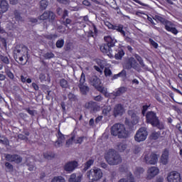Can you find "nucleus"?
Masks as SVG:
<instances>
[{
    "instance_id": "1",
    "label": "nucleus",
    "mask_w": 182,
    "mask_h": 182,
    "mask_svg": "<svg viewBox=\"0 0 182 182\" xmlns=\"http://www.w3.org/2000/svg\"><path fill=\"white\" fill-rule=\"evenodd\" d=\"M104 159L109 166H118V164H122V161H123L120 154L114 149H109L105 154Z\"/></svg>"
},
{
    "instance_id": "2",
    "label": "nucleus",
    "mask_w": 182,
    "mask_h": 182,
    "mask_svg": "<svg viewBox=\"0 0 182 182\" xmlns=\"http://www.w3.org/2000/svg\"><path fill=\"white\" fill-rule=\"evenodd\" d=\"M146 122L149 124H151L153 127H156L159 130H163L164 129V124L163 122H160L157 114L153 111H149L146 114Z\"/></svg>"
},
{
    "instance_id": "3",
    "label": "nucleus",
    "mask_w": 182,
    "mask_h": 182,
    "mask_svg": "<svg viewBox=\"0 0 182 182\" xmlns=\"http://www.w3.org/2000/svg\"><path fill=\"white\" fill-rule=\"evenodd\" d=\"M111 134L112 136H117L119 139H127L129 132L126 130L124 124H115L111 127Z\"/></svg>"
},
{
    "instance_id": "4",
    "label": "nucleus",
    "mask_w": 182,
    "mask_h": 182,
    "mask_svg": "<svg viewBox=\"0 0 182 182\" xmlns=\"http://www.w3.org/2000/svg\"><path fill=\"white\" fill-rule=\"evenodd\" d=\"M87 176L89 180H91L92 181H97L103 177V172H102V169L99 168H92L87 172Z\"/></svg>"
},
{
    "instance_id": "5",
    "label": "nucleus",
    "mask_w": 182,
    "mask_h": 182,
    "mask_svg": "<svg viewBox=\"0 0 182 182\" xmlns=\"http://www.w3.org/2000/svg\"><path fill=\"white\" fill-rule=\"evenodd\" d=\"M147 129L146 127L139 128L134 136L135 141H137L138 143L144 141V140L147 139Z\"/></svg>"
},
{
    "instance_id": "6",
    "label": "nucleus",
    "mask_w": 182,
    "mask_h": 182,
    "mask_svg": "<svg viewBox=\"0 0 182 182\" xmlns=\"http://www.w3.org/2000/svg\"><path fill=\"white\" fill-rule=\"evenodd\" d=\"M28 51L29 49L28 48V47H26L23 44H19L16 46L14 50V55H16V56H19L20 55H21L22 56H29Z\"/></svg>"
},
{
    "instance_id": "7",
    "label": "nucleus",
    "mask_w": 182,
    "mask_h": 182,
    "mask_svg": "<svg viewBox=\"0 0 182 182\" xmlns=\"http://www.w3.org/2000/svg\"><path fill=\"white\" fill-rule=\"evenodd\" d=\"M79 166V163L76 161H70L67 162L63 168L67 173H73L76 168Z\"/></svg>"
},
{
    "instance_id": "8",
    "label": "nucleus",
    "mask_w": 182,
    "mask_h": 182,
    "mask_svg": "<svg viewBox=\"0 0 182 182\" xmlns=\"http://www.w3.org/2000/svg\"><path fill=\"white\" fill-rule=\"evenodd\" d=\"M5 159L6 161H10V163H16V164H19V163H22V157L18 154H7L5 156Z\"/></svg>"
},
{
    "instance_id": "9",
    "label": "nucleus",
    "mask_w": 182,
    "mask_h": 182,
    "mask_svg": "<svg viewBox=\"0 0 182 182\" xmlns=\"http://www.w3.org/2000/svg\"><path fill=\"white\" fill-rule=\"evenodd\" d=\"M144 161L146 164H157V161H159V157L156 154H151L150 155L147 154L144 156Z\"/></svg>"
},
{
    "instance_id": "10",
    "label": "nucleus",
    "mask_w": 182,
    "mask_h": 182,
    "mask_svg": "<svg viewBox=\"0 0 182 182\" xmlns=\"http://www.w3.org/2000/svg\"><path fill=\"white\" fill-rule=\"evenodd\" d=\"M168 182H182L181 176L177 171L171 172L167 176Z\"/></svg>"
},
{
    "instance_id": "11",
    "label": "nucleus",
    "mask_w": 182,
    "mask_h": 182,
    "mask_svg": "<svg viewBox=\"0 0 182 182\" xmlns=\"http://www.w3.org/2000/svg\"><path fill=\"white\" fill-rule=\"evenodd\" d=\"M124 113V107L122 104H117L113 109L112 116L117 117L119 116H123Z\"/></svg>"
},
{
    "instance_id": "12",
    "label": "nucleus",
    "mask_w": 182,
    "mask_h": 182,
    "mask_svg": "<svg viewBox=\"0 0 182 182\" xmlns=\"http://www.w3.org/2000/svg\"><path fill=\"white\" fill-rule=\"evenodd\" d=\"M85 107L90 110V112L92 114L96 113V112H98L99 109H100L96 102L92 101L85 103Z\"/></svg>"
},
{
    "instance_id": "13",
    "label": "nucleus",
    "mask_w": 182,
    "mask_h": 182,
    "mask_svg": "<svg viewBox=\"0 0 182 182\" xmlns=\"http://www.w3.org/2000/svg\"><path fill=\"white\" fill-rule=\"evenodd\" d=\"M100 49L104 55H107L109 58H113V50L106 43H103L100 46Z\"/></svg>"
},
{
    "instance_id": "14",
    "label": "nucleus",
    "mask_w": 182,
    "mask_h": 182,
    "mask_svg": "<svg viewBox=\"0 0 182 182\" xmlns=\"http://www.w3.org/2000/svg\"><path fill=\"white\" fill-rule=\"evenodd\" d=\"M112 55L117 60L122 59L124 56V50L121 47H114L112 50Z\"/></svg>"
},
{
    "instance_id": "15",
    "label": "nucleus",
    "mask_w": 182,
    "mask_h": 182,
    "mask_svg": "<svg viewBox=\"0 0 182 182\" xmlns=\"http://www.w3.org/2000/svg\"><path fill=\"white\" fill-rule=\"evenodd\" d=\"M168 156H170L168 149H165L163 151L161 158L159 159L160 163H161V164H163L164 166L168 164Z\"/></svg>"
},
{
    "instance_id": "16",
    "label": "nucleus",
    "mask_w": 182,
    "mask_h": 182,
    "mask_svg": "<svg viewBox=\"0 0 182 182\" xmlns=\"http://www.w3.org/2000/svg\"><path fill=\"white\" fill-rule=\"evenodd\" d=\"M104 41L106 42L105 44L107 45L111 49L112 48H116V43H117V41L110 36L104 37Z\"/></svg>"
},
{
    "instance_id": "17",
    "label": "nucleus",
    "mask_w": 182,
    "mask_h": 182,
    "mask_svg": "<svg viewBox=\"0 0 182 182\" xmlns=\"http://www.w3.org/2000/svg\"><path fill=\"white\" fill-rule=\"evenodd\" d=\"M159 168L156 166H151L148 169V176L147 179L151 180V178H154V177H156L157 174H159Z\"/></svg>"
},
{
    "instance_id": "18",
    "label": "nucleus",
    "mask_w": 182,
    "mask_h": 182,
    "mask_svg": "<svg viewBox=\"0 0 182 182\" xmlns=\"http://www.w3.org/2000/svg\"><path fill=\"white\" fill-rule=\"evenodd\" d=\"M90 82L94 87H97L100 85H101L100 78L97 77L96 75H92L89 79Z\"/></svg>"
},
{
    "instance_id": "19",
    "label": "nucleus",
    "mask_w": 182,
    "mask_h": 182,
    "mask_svg": "<svg viewBox=\"0 0 182 182\" xmlns=\"http://www.w3.org/2000/svg\"><path fill=\"white\" fill-rule=\"evenodd\" d=\"M9 9V4L6 0H0V14H4Z\"/></svg>"
},
{
    "instance_id": "20",
    "label": "nucleus",
    "mask_w": 182,
    "mask_h": 182,
    "mask_svg": "<svg viewBox=\"0 0 182 182\" xmlns=\"http://www.w3.org/2000/svg\"><path fill=\"white\" fill-rule=\"evenodd\" d=\"M68 182H82V175L77 176L76 173H72L68 178Z\"/></svg>"
},
{
    "instance_id": "21",
    "label": "nucleus",
    "mask_w": 182,
    "mask_h": 182,
    "mask_svg": "<svg viewBox=\"0 0 182 182\" xmlns=\"http://www.w3.org/2000/svg\"><path fill=\"white\" fill-rule=\"evenodd\" d=\"M129 62L131 63V69H134L135 70H137V72L140 70V68H139V63H137V61H136V59H134V58L131 57L129 58Z\"/></svg>"
},
{
    "instance_id": "22",
    "label": "nucleus",
    "mask_w": 182,
    "mask_h": 182,
    "mask_svg": "<svg viewBox=\"0 0 182 182\" xmlns=\"http://www.w3.org/2000/svg\"><path fill=\"white\" fill-rule=\"evenodd\" d=\"M129 116H131L134 124H136V123H139V117H137V114L133 110H129L128 111Z\"/></svg>"
},
{
    "instance_id": "23",
    "label": "nucleus",
    "mask_w": 182,
    "mask_h": 182,
    "mask_svg": "<svg viewBox=\"0 0 182 182\" xmlns=\"http://www.w3.org/2000/svg\"><path fill=\"white\" fill-rule=\"evenodd\" d=\"M126 92H127V87H121L118 88L117 92L113 93V95L115 96V97H117L118 96H121V95H123V93H126Z\"/></svg>"
},
{
    "instance_id": "24",
    "label": "nucleus",
    "mask_w": 182,
    "mask_h": 182,
    "mask_svg": "<svg viewBox=\"0 0 182 182\" xmlns=\"http://www.w3.org/2000/svg\"><path fill=\"white\" fill-rule=\"evenodd\" d=\"M124 26L122 24L115 25L114 27V31H117V32H120L121 35L123 36H126V31L123 30Z\"/></svg>"
},
{
    "instance_id": "25",
    "label": "nucleus",
    "mask_w": 182,
    "mask_h": 182,
    "mask_svg": "<svg viewBox=\"0 0 182 182\" xmlns=\"http://www.w3.org/2000/svg\"><path fill=\"white\" fill-rule=\"evenodd\" d=\"M126 76H127L126 70H122V72L119 73L118 74L114 75V76L112 77V80L114 79H117V77H122L123 80H124V79H126Z\"/></svg>"
},
{
    "instance_id": "26",
    "label": "nucleus",
    "mask_w": 182,
    "mask_h": 182,
    "mask_svg": "<svg viewBox=\"0 0 182 182\" xmlns=\"http://www.w3.org/2000/svg\"><path fill=\"white\" fill-rule=\"evenodd\" d=\"M0 62L4 65H9L10 63L9 58L5 54H0Z\"/></svg>"
},
{
    "instance_id": "27",
    "label": "nucleus",
    "mask_w": 182,
    "mask_h": 182,
    "mask_svg": "<svg viewBox=\"0 0 182 182\" xmlns=\"http://www.w3.org/2000/svg\"><path fill=\"white\" fill-rule=\"evenodd\" d=\"M78 87L80 88V90L82 93V95H87V92L89 90H90V88L87 87V85H79Z\"/></svg>"
},
{
    "instance_id": "28",
    "label": "nucleus",
    "mask_w": 182,
    "mask_h": 182,
    "mask_svg": "<svg viewBox=\"0 0 182 182\" xmlns=\"http://www.w3.org/2000/svg\"><path fill=\"white\" fill-rule=\"evenodd\" d=\"M14 14V18L18 22H23L25 21L23 18L21 16V13H19V11H18L17 10H15Z\"/></svg>"
},
{
    "instance_id": "29",
    "label": "nucleus",
    "mask_w": 182,
    "mask_h": 182,
    "mask_svg": "<svg viewBox=\"0 0 182 182\" xmlns=\"http://www.w3.org/2000/svg\"><path fill=\"white\" fill-rule=\"evenodd\" d=\"M48 5H49V1L41 0L40 1V9H41V11H45V9H46V8H48Z\"/></svg>"
},
{
    "instance_id": "30",
    "label": "nucleus",
    "mask_w": 182,
    "mask_h": 182,
    "mask_svg": "<svg viewBox=\"0 0 182 182\" xmlns=\"http://www.w3.org/2000/svg\"><path fill=\"white\" fill-rule=\"evenodd\" d=\"M59 84L62 89H68L69 87V82L65 78L60 80Z\"/></svg>"
},
{
    "instance_id": "31",
    "label": "nucleus",
    "mask_w": 182,
    "mask_h": 182,
    "mask_svg": "<svg viewBox=\"0 0 182 182\" xmlns=\"http://www.w3.org/2000/svg\"><path fill=\"white\" fill-rule=\"evenodd\" d=\"M18 59H19L20 65H26V63L29 60V58L28 57V55H25V56L21 55V57L18 58Z\"/></svg>"
},
{
    "instance_id": "32",
    "label": "nucleus",
    "mask_w": 182,
    "mask_h": 182,
    "mask_svg": "<svg viewBox=\"0 0 182 182\" xmlns=\"http://www.w3.org/2000/svg\"><path fill=\"white\" fill-rule=\"evenodd\" d=\"M110 112H112V107L110 106H106L102 109V114H104V116H109Z\"/></svg>"
},
{
    "instance_id": "33",
    "label": "nucleus",
    "mask_w": 182,
    "mask_h": 182,
    "mask_svg": "<svg viewBox=\"0 0 182 182\" xmlns=\"http://www.w3.org/2000/svg\"><path fill=\"white\" fill-rule=\"evenodd\" d=\"M55 19H56V14L53 11H48V21L49 22H54Z\"/></svg>"
},
{
    "instance_id": "34",
    "label": "nucleus",
    "mask_w": 182,
    "mask_h": 182,
    "mask_svg": "<svg viewBox=\"0 0 182 182\" xmlns=\"http://www.w3.org/2000/svg\"><path fill=\"white\" fill-rule=\"evenodd\" d=\"M43 156L47 160H52L55 157V154L53 152H46L43 154Z\"/></svg>"
},
{
    "instance_id": "35",
    "label": "nucleus",
    "mask_w": 182,
    "mask_h": 182,
    "mask_svg": "<svg viewBox=\"0 0 182 182\" xmlns=\"http://www.w3.org/2000/svg\"><path fill=\"white\" fill-rule=\"evenodd\" d=\"M48 14L49 11H46L44 13L38 17V19L40 21H46V19H48Z\"/></svg>"
},
{
    "instance_id": "36",
    "label": "nucleus",
    "mask_w": 182,
    "mask_h": 182,
    "mask_svg": "<svg viewBox=\"0 0 182 182\" xmlns=\"http://www.w3.org/2000/svg\"><path fill=\"white\" fill-rule=\"evenodd\" d=\"M126 149H127V145L124 144H118L117 146V149L118 150V151H120V153L124 151Z\"/></svg>"
},
{
    "instance_id": "37",
    "label": "nucleus",
    "mask_w": 182,
    "mask_h": 182,
    "mask_svg": "<svg viewBox=\"0 0 182 182\" xmlns=\"http://www.w3.org/2000/svg\"><path fill=\"white\" fill-rule=\"evenodd\" d=\"M134 58L139 62L140 66H141L142 68H146V65H144V63L143 62V58H141L140 55H139V54H135Z\"/></svg>"
},
{
    "instance_id": "38",
    "label": "nucleus",
    "mask_w": 182,
    "mask_h": 182,
    "mask_svg": "<svg viewBox=\"0 0 182 182\" xmlns=\"http://www.w3.org/2000/svg\"><path fill=\"white\" fill-rule=\"evenodd\" d=\"M135 176H139L140 174H143L144 173V168L141 167H136L134 171Z\"/></svg>"
},
{
    "instance_id": "39",
    "label": "nucleus",
    "mask_w": 182,
    "mask_h": 182,
    "mask_svg": "<svg viewBox=\"0 0 182 182\" xmlns=\"http://www.w3.org/2000/svg\"><path fill=\"white\" fill-rule=\"evenodd\" d=\"M5 73L6 76L11 79V80H14L15 79V75H14V73H12L11 70L8 68L5 69Z\"/></svg>"
},
{
    "instance_id": "40",
    "label": "nucleus",
    "mask_w": 182,
    "mask_h": 182,
    "mask_svg": "<svg viewBox=\"0 0 182 182\" xmlns=\"http://www.w3.org/2000/svg\"><path fill=\"white\" fill-rule=\"evenodd\" d=\"M161 133L160 132H154L151 136H150V139H151V140H157V139H159V137H160Z\"/></svg>"
},
{
    "instance_id": "41",
    "label": "nucleus",
    "mask_w": 182,
    "mask_h": 182,
    "mask_svg": "<svg viewBox=\"0 0 182 182\" xmlns=\"http://www.w3.org/2000/svg\"><path fill=\"white\" fill-rule=\"evenodd\" d=\"M95 89H97V90H98V92H100L103 95H106V93H107V89H106L105 87H103L100 85H98L97 87H95Z\"/></svg>"
},
{
    "instance_id": "42",
    "label": "nucleus",
    "mask_w": 182,
    "mask_h": 182,
    "mask_svg": "<svg viewBox=\"0 0 182 182\" xmlns=\"http://www.w3.org/2000/svg\"><path fill=\"white\" fill-rule=\"evenodd\" d=\"M85 82H86V76L85 75L84 73H82L81 77L80 79V84L78 85V87L83 86L85 85Z\"/></svg>"
},
{
    "instance_id": "43",
    "label": "nucleus",
    "mask_w": 182,
    "mask_h": 182,
    "mask_svg": "<svg viewBox=\"0 0 182 182\" xmlns=\"http://www.w3.org/2000/svg\"><path fill=\"white\" fill-rule=\"evenodd\" d=\"M68 97L70 102H76L77 100V97L72 92L68 94Z\"/></svg>"
},
{
    "instance_id": "44",
    "label": "nucleus",
    "mask_w": 182,
    "mask_h": 182,
    "mask_svg": "<svg viewBox=\"0 0 182 182\" xmlns=\"http://www.w3.org/2000/svg\"><path fill=\"white\" fill-rule=\"evenodd\" d=\"M124 69H127L128 70H130L132 69V64L130 63V58H129L125 63H124L123 65Z\"/></svg>"
},
{
    "instance_id": "45",
    "label": "nucleus",
    "mask_w": 182,
    "mask_h": 182,
    "mask_svg": "<svg viewBox=\"0 0 182 182\" xmlns=\"http://www.w3.org/2000/svg\"><path fill=\"white\" fill-rule=\"evenodd\" d=\"M125 124L126 126H128L129 129H133V127L134 126V121L130 122L129 119H125Z\"/></svg>"
},
{
    "instance_id": "46",
    "label": "nucleus",
    "mask_w": 182,
    "mask_h": 182,
    "mask_svg": "<svg viewBox=\"0 0 182 182\" xmlns=\"http://www.w3.org/2000/svg\"><path fill=\"white\" fill-rule=\"evenodd\" d=\"M51 182H65V178L62 176H55L52 179Z\"/></svg>"
},
{
    "instance_id": "47",
    "label": "nucleus",
    "mask_w": 182,
    "mask_h": 182,
    "mask_svg": "<svg viewBox=\"0 0 182 182\" xmlns=\"http://www.w3.org/2000/svg\"><path fill=\"white\" fill-rule=\"evenodd\" d=\"M141 151V147L139 145H136L133 148V153L134 154H139Z\"/></svg>"
},
{
    "instance_id": "48",
    "label": "nucleus",
    "mask_w": 182,
    "mask_h": 182,
    "mask_svg": "<svg viewBox=\"0 0 182 182\" xmlns=\"http://www.w3.org/2000/svg\"><path fill=\"white\" fill-rule=\"evenodd\" d=\"M58 140L60 141H63V143H65V135L63 134L60 131H58Z\"/></svg>"
},
{
    "instance_id": "49",
    "label": "nucleus",
    "mask_w": 182,
    "mask_h": 182,
    "mask_svg": "<svg viewBox=\"0 0 182 182\" xmlns=\"http://www.w3.org/2000/svg\"><path fill=\"white\" fill-rule=\"evenodd\" d=\"M63 45H65V41L63 39L58 40L56 42V47L58 48H63Z\"/></svg>"
},
{
    "instance_id": "50",
    "label": "nucleus",
    "mask_w": 182,
    "mask_h": 182,
    "mask_svg": "<svg viewBox=\"0 0 182 182\" xmlns=\"http://www.w3.org/2000/svg\"><path fill=\"white\" fill-rule=\"evenodd\" d=\"M43 58H45L46 59H52L53 58H55V54L48 52L43 55Z\"/></svg>"
},
{
    "instance_id": "51",
    "label": "nucleus",
    "mask_w": 182,
    "mask_h": 182,
    "mask_svg": "<svg viewBox=\"0 0 182 182\" xmlns=\"http://www.w3.org/2000/svg\"><path fill=\"white\" fill-rule=\"evenodd\" d=\"M155 19H156V21H159V22H161V23H163L164 25L166 23V21H167V20H166V18H164L160 16H155Z\"/></svg>"
},
{
    "instance_id": "52",
    "label": "nucleus",
    "mask_w": 182,
    "mask_h": 182,
    "mask_svg": "<svg viewBox=\"0 0 182 182\" xmlns=\"http://www.w3.org/2000/svg\"><path fill=\"white\" fill-rule=\"evenodd\" d=\"M105 76L107 77V76H112V70L109 68H105L104 70Z\"/></svg>"
},
{
    "instance_id": "53",
    "label": "nucleus",
    "mask_w": 182,
    "mask_h": 182,
    "mask_svg": "<svg viewBox=\"0 0 182 182\" xmlns=\"http://www.w3.org/2000/svg\"><path fill=\"white\" fill-rule=\"evenodd\" d=\"M164 25H165V29H166V31H168V29H170L171 28H173V23L167 20L166 21H165Z\"/></svg>"
},
{
    "instance_id": "54",
    "label": "nucleus",
    "mask_w": 182,
    "mask_h": 182,
    "mask_svg": "<svg viewBox=\"0 0 182 182\" xmlns=\"http://www.w3.org/2000/svg\"><path fill=\"white\" fill-rule=\"evenodd\" d=\"M5 167H6L7 170L9 171H12L14 170V165L9 162L5 163Z\"/></svg>"
},
{
    "instance_id": "55",
    "label": "nucleus",
    "mask_w": 182,
    "mask_h": 182,
    "mask_svg": "<svg viewBox=\"0 0 182 182\" xmlns=\"http://www.w3.org/2000/svg\"><path fill=\"white\" fill-rule=\"evenodd\" d=\"M19 117H21V119H23V120H24V122H28V114H25V113H20L19 114Z\"/></svg>"
},
{
    "instance_id": "56",
    "label": "nucleus",
    "mask_w": 182,
    "mask_h": 182,
    "mask_svg": "<svg viewBox=\"0 0 182 182\" xmlns=\"http://www.w3.org/2000/svg\"><path fill=\"white\" fill-rule=\"evenodd\" d=\"M149 43L155 48L157 49V48H159V44H157V43H156V41H154L153 39L149 38Z\"/></svg>"
},
{
    "instance_id": "57",
    "label": "nucleus",
    "mask_w": 182,
    "mask_h": 182,
    "mask_svg": "<svg viewBox=\"0 0 182 182\" xmlns=\"http://www.w3.org/2000/svg\"><path fill=\"white\" fill-rule=\"evenodd\" d=\"M55 147H56L57 149L59 147H62L63 146V142L62 141H59V139H58L54 144Z\"/></svg>"
},
{
    "instance_id": "58",
    "label": "nucleus",
    "mask_w": 182,
    "mask_h": 182,
    "mask_svg": "<svg viewBox=\"0 0 182 182\" xmlns=\"http://www.w3.org/2000/svg\"><path fill=\"white\" fill-rule=\"evenodd\" d=\"M168 32H171L173 35H177L178 33V31L176 27H171L170 29L167 30Z\"/></svg>"
},
{
    "instance_id": "59",
    "label": "nucleus",
    "mask_w": 182,
    "mask_h": 182,
    "mask_svg": "<svg viewBox=\"0 0 182 182\" xmlns=\"http://www.w3.org/2000/svg\"><path fill=\"white\" fill-rule=\"evenodd\" d=\"M73 140H75V136H72L68 140L66 141V146L69 147L72 143H73Z\"/></svg>"
},
{
    "instance_id": "60",
    "label": "nucleus",
    "mask_w": 182,
    "mask_h": 182,
    "mask_svg": "<svg viewBox=\"0 0 182 182\" xmlns=\"http://www.w3.org/2000/svg\"><path fill=\"white\" fill-rule=\"evenodd\" d=\"M67 16H69V11L68 10L65 9L63 11L62 19H66Z\"/></svg>"
},
{
    "instance_id": "61",
    "label": "nucleus",
    "mask_w": 182,
    "mask_h": 182,
    "mask_svg": "<svg viewBox=\"0 0 182 182\" xmlns=\"http://www.w3.org/2000/svg\"><path fill=\"white\" fill-rule=\"evenodd\" d=\"M72 23V20L70 18H66L65 21H63V25L65 26H68V25H70Z\"/></svg>"
},
{
    "instance_id": "62",
    "label": "nucleus",
    "mask_w": 182,
    "mask_h": 182,
    "mask_svg": "<svg viewBox=\"0 0 182 182\" xmlns=\"http://www.w3.org/2000/svg\"><path fill=\"white\" fill-rule=\"evenodd\" d=\"M83 139H85V136H80L77 138L75 143L78 144H82L83 142Z\"/></svg>"
},
{
    "instance_id": "63",
    "label": "nucleus",
    "mask_w": 182,
    "mask_h": 182,
    "mask_svg": "<svg viewBox=\"0 0 182 182\" xmlns=\"http://www.w3.org/2000/svg\"><path fill=\"white\" fill-rule=\"evenodd\" d=\"M28 22H31V23H38V18H28Z\"/></svg>"
},
{
    "instance_id": "64",
    "label": "nucleus",
    "mask_w": 182,
    "mask_h": 182,
    "mask_svg": "<svg viewBox=\"0 0 182 182\" xmlns=\"http://www.w3.org/2000/svg\"><path fill=\"white\" fill-rule=\"evenodd\" d=\"M95 163V160L90 159L86 163L85 165L90 168V166H92Z\"/></svg>"
}]
</instances>
